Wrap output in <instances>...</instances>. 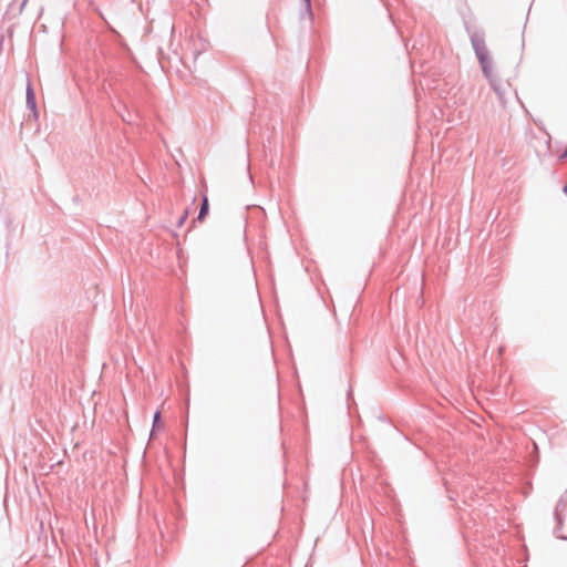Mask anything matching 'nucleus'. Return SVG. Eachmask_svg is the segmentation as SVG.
Instances as JSON below:
<instances>
[{
    "mask_svg": "<svg viewBox=\"0 0 567 567\" xmlns=\"http://www.w3.org/2000/svg\"><path fill=\"white\" fill-rule=\"evenodd\" d=\"M471 44L475 52V55L480 62V65L482 68L483 74L488 75L491 73L492 66V60L488 54V50L485 44V35L482 31H474L471 35Z\"/></svg>",
    "mask_w": 567,
    "mask_h": 567,
    "instance_id": "nucleus-1",
    "label": "nucleus"
},
{
    "mask_svg": "<svg viewBox=\"0 0 567 567\" xmlns=\"http://www.w3.org/2000/svg\"><path fill=\"white\" fill-rule=\"evenodd\" d=\"M485 78H487L491 86L493 87L494 92L497 94L501 102L505 103L506 86L502 84L501 80L494 73V70L492 69L491 73H488V75H485Z\"/></svg>",
    "mask_w": 567,
    "mask_h": 567,
    "instance_id": "nucleus-2",
    "label": "nucleus"
},
{
    "mask_svg": "<svg viewBox=\"0 0 567 567\" xmlns=\"http://www.w3.org/2000/svg\"><path fill=\"white\" fill-rule=\"evenodd\" d=\"M25 95H27V101H25L27 107L33 113L34 117H38L35 94H34V90L30 82L27 85Z\"/></svg>",
    "mask_w": 567,
    "mask_h": 567,
    "instance_id": "nucleus-3",
    "label": "nucleus"
},
{
    "mask_svg": "<svg viewBox=\"0 0 567 567\" xmlns=\"http://www.w3.org/2000/svg\"><path fill=\"white\" fill-rule=\"evenodd\" d=\"M567 505V492L560 496L559 501L557 502V505L555 507V519L557 520L558 525L563 524V517L561 513L566 508Z\"/></svg>",
    "mask_w": 567,
    "mask_h": 567,
    "instance_id": "nucleus-4",
    "label": "nucleus"
},
{
    "mask_svg": "<svg viewBox=\"0 0 567 567\" xmlns=\"http://www.w3.org/2000/svg\"><path fill=\"white\" fill-rule=\"evenodd\" d=\"M209 212V203L206 195H203L200 208L197 215V220L202 221L205 219V217L208 215Z\"/></svg>",
    "mask_w": 567,
    "mask_h": 567,
    "instance_id": "nucleus-5",
    "label": "nucleus"
},
{
    "mask_svg": "<svg viewBox=\"0 0 567 567\" xmlns=\"http://www.w3.org/2000/svg\"><path fill=\"white\" fill-rule=\"evenodd\" d=\"M161 426H162V424H161V411L157 410L154 413V416H153L152 432H154L155 430H158Z\"/></svg>",
    "mask_w": 567,
    "mask_h": 567,
    "instance_id": "nucleus-6",
    "label": "nucleus"
},
{
    "mask_svg": "<svg viewBox=\"0 0 567 567\" xmlns=\"http://www.w3.org/2000/svg\"><path fill=\"white\" fill-rule=\"evenodd\" d=\"M303 1V11L301 14H308L309 18H312V10H311V0H302Z\"/></svg>",
    "mask_w": 567,
    "mask_h": 567,
    "instance_id": "nucleus-7",
    "label": "nucleus"
},
{
    "mask_svg": "<svg viewBox=\"0 0 567 567\" xmlns=\"http://www.w3.org/2000/svg\"><path fill=\"white\" fill-rule=\"evenodd\" d=\"M188 212L185 210L177 220V227H181L187 219Z\"/></svg>",
    "mask_w": 567,
    "mask_h": 567,
    "instance_id": "nucleus-8",
    "label": "nucleus"
},
{
    "mask_svg": "<svg viewBox=\"0 0 567 567\" xmlns=\"http://www.w3.org/2000/svg\"><path fill=\"white\" fill-rule=\"evenodd\" d=\"M122 118H123V121H125L127 123L133 122L132 115L130 113H127V115H122Z\"/></svg>",
    "mask_w": 567,
    "mask_h": 567,
    "instance_id": "nucleus-9",
    "label": "nucleus"
},
{
    "mask_svg": "<svg viewBox=\"0 0 567 567\" xmlns=\"http://www.w3.org/2000/svg\"><path fill=\"white\" fill-rule=\"evenodd\" d=\"M567 157V147L565 148V151L561 153V155L559 156L560 159L563 158H566Z\"/></svg>",
    "mask_w": 567,
    "mask_h": 567,
    "instance_id": "nucleus-10",
    "label": "nucleus"
},
{
    "mask_svg": "<svg viewBox=\"0 0 567 567\" xmlns=\"http://www.w3.org/2000/svg\"><path fill=\"white\" fill-rule=\"evenodd\" d=\"M564 193L567 195V184L564 186Z\"/></svg>",
    "mask_w": 567,
    "mask_h": 567,
    "instance_id": "nucleus-11",
    "label": "nucleus"
}]
</instances>
